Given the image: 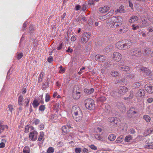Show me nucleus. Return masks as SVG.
<instances>
[{
  "label": "nucleus",
  "mask_w": 153,
  "mask_h": 153,
  "mask_svg": "<svg viewBox=\"0 0 153 153\" xmlns=\"http://www.w3.org/2000/svg\"><path fill=\"white\" fill-rule=\"evenodd\" d=\"M71 113L74 119L76 122L80 121L82 118V113L79 107L77 105L73 106Z\"/></svg>",
  "instance_id": "1"
},
{
  "label": "nucleus",
  "mask_w": 153,
  "mask_h": 153,
  "mask_svg": "<svg viewBox=\"0 0 153 153\" xmlns=\"http://www.w3.org/2000/svg\"><path fill=\"white\" fill-rule=\"evenodd\" d=\"M122 21V18L121 16H113L109 19L107 21V22L108 24L111 27L114 28L115 27V25L117 23H119L120 25H121Z\"/></svg>",
  "instance_id": "2"
},
{
  "label": "nucleus",
  "mask_w": 153,
  "mask_h": 153,
  "mask_svg": "<svg viewBox=\"0 0 153 153\" xmlns=\"http://www.w3.org/2000/svg\"><path fill=\"white\" fill-rule=\"evenodd\" d=\"M108 121L110 125L114 127L118 126L120 123V120L117 117H110L108 118Z\"/></svg>",
  "instance_id": "3"
},
{
  "label": "nucleus",
  "mask_w": 153,
  "mask_h": 153,
  "mask_svg": "<svg viewBox=\"0 0 153 153\" xmlns=\"http://www.w3.org/2000/svg\"><path fill=\"white\" fill-rule=\"evenodd\" d=\"M86 107L88 109L91 110L94 107V100L91 99H88L85 101Z\"/></svg>",
  "instance_id": "4"
},
{
  "label": "nucleus",
  "mask_w": 153,
  "mask_h": 153,
  "mask_svg": "<svg viewBox=\"0 0 153 153\" xmlns=\"http://www.w3.org/2000/svg\"><path fill=\"white\" fill-rule=\"evenodd\" d=\"M112 58L114 61L116 62H118L121 59L122 55L119 52H115L113 53Z\"/></svg>",
  "instance_id": "5"
},
{
  "label": "nucleus",
  "mask_w": 153,
  "mask_h": 153,
  "mask_svg": "<svg viewBox=\"0 0 153 153\" xmlns=\"http://www.w3.org/2000/svg\"><path fill=\"white\" fill-rule=\"evenodd\" d=\"M91 36V34L89 33H84L82 34L81 41L83 43H86L88 41Z\"/></svg>",
  "instance_id": "6"
},
{
  "label": "nucleus",
  "mask_w": 153,
  "mask_h": 153,
  "mask_svg": "<svg viewBox=\"0 0 153 153\" xmlns=\"http://www.w3.org/2000/svg\"><path fill=\"white\" fill-rule=\"evenodd\" d=\"M38 135L37 132L35 131H33L30 133L29 139L30 140L34 141L37 139Z\"/></svg>",
  "instance_id": "7"
},
{
  "label": "nucleus",
  "mask_w": 153,
  "mask_h": 153,
  "mask_svg": "<svg viewBox=\"0 0 153 153\" xmlns=\"http://www.w3.org/2000/svg\"><path fill=\"white\" fill-rule=\"evenodd\" d=\"M145 90L149 93H153V86L150 84H146L145 87Z\"/></svg>",
  "instance_id": "8"
},
{
  "label": "nucleus",
  "mask_w": 153,
  "mask_h": 153,
  "mask_svg": "<svg viewBox=\"0 0 153 153\" xmlns=\"http://www.w3.org/2000/svg\"><path fill=\"white\" fill-rule=\"evenodd\" d=\"M106 57L105 56L100 54L97 55L95 56V59L96 61L102 62L105 60Z\"/></svg>",
  "instance_id": "9"
},
{
  "label": "nucleus",
  "mask_w": 153,
  "mask_h": 153,
  "mask_svg": "<svg viewBox=\"0 0 153 153\" xmlns=\"http://www.w3.org/2000/svg\"><path fill=\"white\" fill-rule=\"evenodd\" d=\"M145 94V92L144 90L140 89L136 93L135 96L136 97L140 98L144 97Z\"/></svg>",
  "instance_id": "10"
},
{
  "label": "nucleus",
  "mask_w": 153,
  "mask_h": 153,
  "mask_svg": "<svg viewBox=\"0 0 153 153\" xmlns=\"http://www.w3.org/2000/svg\"><path fill=\"white\" fill-rule=\"evenodd\" d=\"M116 47L120 50H125L124 43L120 41L117 42L116 44Z\"/></svg>",
  "instance_id": "11"
},
{
  "label": "nucleus",
  "mask_w": 153,
  "mask_h": 153,
  "mask_svg": "<svg viewBox=\"0 0 153 153\" xmlns=\"http://www.w3.org/2000/svg\"><path fill=\"white\" fill-rule=\"evenodd\" d=\"M117 107L122 112H124L126 111V108L122 103L118 102L117 104Z\"/></svg>",
  "instance_id": "12"
},
{
  "label": "nucleus",
  "mask_w": 153,
  "mask_h": 153,
  "mask_svg": "<svg viewBox=\"0 0 153 153\" xmlns=\"http://www.w3.org/2000/svg\"><path fill=\"white\" fill-rule=\"evenodd\" d=\"M114 12L113 10H111L107 14L100 16H99V19L102 20H105L108 18V16L109 15H112Z\"/></svg>",
  "instance_id": "13"
},
{
  "label": "nucleus",
  "mask_w": 153,
  "mask_h": 153,
  "mask_svg": "<svg viewBox=\"0 0 153 153\" xmlns=\"http://www.w3.org/2000/svg\"><path fill=\"white\" fill-rule=\"evenodd\" d=\"M109 10V7L108 6H105L100 7L99 11L100 13H104L107 12Z\"/></svg>",
  "instance_id": "14"
},
{
  "label": "nucleus",
  "mask_w": 153,
  "mask_h": 153,
  "mask_svg": "<svg viewBox=\"0 0 153 153\" xmlns=\"http://www.w3.org/2000/svg\"><path fill=\"white\" fill-rule=\"evenodd\" d=\"M119 92L120 94L123 95L128 91V89L125 86H121L119 88Z\"/></svg>",
  "instance_id": "15"
},
{
  "label": "nucleus",
  "mask_w": 153,
  "mask_h": 153,
  "mask_svg": "<svg viewBox=\"0 0 153 153\" xmlns=\"http://www.w3.org/2000/svg\"><path fill=\"white\" fill-rule=\"evenodd\" d=\"M73 94V97L74 99H78L80 98V92L79 91H75V89H74Z\"/></svg>",
  "instance_id": "16"
},
{
  "label": "nucleus",
  "mask_w": 153,
  "mask_h": 153,
  "mask_svg": "<svg viewBox=\"0 0 153 153\" xmlns=\"http://www.w3.org/2000/svg\"><path fill=\"white\" fill-rule=\"evenodd\" d=\"M137 112L135 111V109L134 108H130L128 112V116L129 117L132 116L134 114H137Z\"/></svg>",
  "instance_id": "17"
},
{
  "label": "nucleus",
  "mask_w": 153,
  "mask_h": 153,
  "mask_svg": "<svg viewBox=\"0 0 153 153\" xmlns=\"http://www.w3.org/2000/svg\"><path fill=\"white\" fill-rule=\"evenodd\" d=\"M141 51L140 50H138L136 51H132L130 54L132 55H134L137 56H140L141 54Z\"/></svg>",
  "instance_id": "18"
},
{
  "label": "nucleus",
  "mask_w": 153,
  "mask_h": 153,
  "mask_svg": "<svg viewBox=\"0 0 153 153\" xmlns=\"http://www.w3.org/2000/svg\"><path fill=\"white\" fill-rule=\"evenodd\" d=\"M71 127L70 125L64 126L62 127L61 129L63 133H66L69 131V129Z\"/></svg>",
  "instance_id": "19"
},
{
  "label": "nucleus",
  "mask_w": 153,
  "mask_h": 153,
  "mask_svg": "<svg viewBox=\"0 0 153 153\" xmlns=\"http://www.w3.org/2000/svg\"><path fill=\"white\" fill-rule=\"evenodd\" d=\"M140 70L144 71L147 75H149L151 73V71L149 69L144 67H141Z\"/></svg>",
  "instance_id": "20"
},
{
  "label": "nucleus",
  "mask_w": 153,
  "mask_h": 153,
  "mask_svg": "<svg viewBox=\"0 0 153 153\" xmlns=\"http://www.w3.org/2000/svg\"><path fill=\"white\" fill-rule=\"evenodd\" d=\"M7 129V125H3L0 124V134L4 133V131Z\"/></svg>",
  "instance_id": "21"
},
{
  "label": "nucleus",
  "mask_w": 153,
  "mask_h": 153,
  "mask_svg": "<svg viewBox=\"0 0 153 153\" xmlns=\"http://www.w3.org/2000/svg\"><path fill=\"white\" fill-rule=\"evenodd\" d=\"M124 46L125 50L127 49L130 48L132 45L131 42L129 40H127L125 43H124Z\"/></svg>",
  "instance_id": "22"
},
{
  "label": "nucleus",
  "mask_w": 153,
  "mask_h": 153,
  "mask_svg": "<svg viewBox=\"0 0 153 153\" xmlns=\"http://www.w3.org/2000/svg\"><path fill=\"white\" fill-rule=\"evenodd\" d=\"M120 69L122 71H127L129 70L130 68L128 66L123 65L119 66Z\"/></svg>",
  "instance_id": "23"
},
{
  "label": "nucleus",
  "mask_w": 153,
  "mask_h": 153,
  "mask_svg": "<svg viewBox=\"0 0 153 153\" xmlns=\"http://www.w3.org/2000/svg\"><path fill=\"white\" fill-rule=\"evenodd\" d=\"M138 20V17L136 16H134L130 18L129 20V22L133 23L135 21H137Z\"/></svg>",
  "instance_id": "24"
},
{
  "label": "nucleus",
  "mask_w": 153,
  "mask_h": 153,
  "mask_svg": "<svg viewBox=\"0 0 153 153\" xmlns=\"http://www.w3.org/2000/svg\"><path fill=\"white\" fill-rule=\"evenodd\" d=\"M94 91L93 88L90 89H84V92L87 94H90L93 93Z\"/></svg>",
  "instance_id": "25"
},
{
  "label": "nucleus",
  "mask_w": 153,
  "mask_h": 153,
  "mask_svg": "<svg viewBox=\"0 0 153 153\" xmlns=\"http://www.w3.org/2000/svg\"><path fill=\"white\" fill-rule=\"evenodd\" d=\"M110 74L112 77H116L119 76V73L117 71L112 70Z\"/></svg>",
  "instance_id": "26"
},
{
  "label": "nucleus",
  "mask_w": 153,
  "mask_h": 153,
  "mask_svg": "<svg viewBox=\"0 0 153 153\" xmlns=\"http://www.w3.org/2000/svg\"><path fill=\"white\" fill-rule=\"evenodd\" d=\"M23 96L20 95L18 98V104L20 105H22L23 104L22 101L23 100Z\"/></svg>",
  "instance_id": "27"
},
{
  "label": "nucleus",
  "mask_w": 153,
  "mask_h": 153,
  "mask_svg": "<svg viewBox=\"0 0 153 153\" xmlns=\"http://www.w3.org/2000/svg\"><path fill=\"white\" fill-rule=\"evenodd\" d=\"M132 137L130 135L126 136L125 138V141L127 142H129L132 140Z\"/></svg>",
  "instance_id": "28"
},
{
  "label": "nucleus",
  "mask_w": 153,
  "mask_h": 153,
  "mask_svg": "<svg viewBox=\"0 0 153 153\" xmlns=\"http://www.w3.org/2000/svg\"><path fill=\"white\" fill-rule=\"evenodd\" d=\"M151 51V48H146L144 50L143 54L145 56L148 55L149 54Z\"/></svg>",
  "instance_id": "29"
},
{
  "label": "nucleus",
  "mask_w": 153,
  "mask_h": 153,
  "mask_svg": "<svg viewBox=\"0 0 153 153\" xmlns=\"http://www.w3.org/2000/svg\"><path fill=\"white\" fill-rule=\"evenodd\" d=\"M39 104V103L38 101L36 99H34L33 102L32 103V105L33 107L34 108H36Z\"/></svg>",
  "instance_id": "30"
},
{
  "label": "nucleus",
  "mask_w": 153,
  "mask_h": 153,
  "mask_svg": "<svg viewBox=\"0 0 153 153\" xmlns=\"http://www.w3.org/2000/svg\"><path fill=\"white\" fill-rule=\"evenodd\" d=\"M23 153H30V148L28 146H25L23 150Z\"/></svg>",
  "instance_id": "31"
},
{
  "label": "nucleus",
  "mask_w": 153,
  "mask_h": 153,
  "mask_svg": "<svg viewBox=\"0 0 153 153\" xmlns=\"http://www.w3.org/2000/svg\"><path fill=\"white\" fill-rule=\"evenodd\" d=\"M123 136L121 135L116 140V142L117 143H120L122 142L123 140Z\"/></svg>",
  "instance_id": "32"
},
{
  "label": "nucleus",
  "mask_w": 153,
  "mask_h": 153,
  "mask_svg": "<svg viewBox=\"0 0 153 153\" xmlns=\"http://www.w3.org/2000/svg\"><path fill=\"white\" fill-rule=\"evenodd\" d=\"M145 148L147 149H153V143H149L145 146Z\"/></svg>",
  "instance_id": "33"
},
{
  "label": "nucleus",
  "mask_w": 153,
  "mask_h": 153,
  "mask_svg": "<svg viewBox=\"0 0 153 153\" xmlns=\"http://www.w3.org/2000/svg\"><path fill=\"white\" fill-rule=\"evenodd\" d=\"M143 118L147 122H150L151 118L149 115H143Z\"/></svg>",
  "instance_id": "34"
},
{
  "label": "nucleus",
  "mask_w": 153,
  "mask_h": 153,
  "mask_svg": "<svg viewBox=\"0 0 153 153\" xmlns=\"http://www.w3.org/2000/svg\"><path fill=\"white\" fill-rule=\"evenodd\" d=\"M117 10L118 12L120 13H124L125 12L124 7L123 6H120L119 9H117Z\"/></svg>",
  "instance_id": "35"
},
{
  "label": "nucleus",
  "mask_w": 153,
  "mask_h": 153,
  "mask_svg": "<svg viewBox=\"0 0 153 153\" xmlns=\"http://www.w3.org/2000/svg\"><path fill=\"white\" fill-rule=\"evenodd\" d=\"M116 138V136L113 134H110L108 137V139L111 141H113Z\"/></svg>",
  "instance_id": "36"
},
{
  "label": "nucleus",
  "mask_w": 153,
  "mask_h": 153,
  "mask_svg": "<svg viewBox=\"0 0 153 153\" xmlns=\"http://www.w3.org/2000/svg\"><path fill=\"white\" fill-rule=\"evenodd\" d=\"M140 85V84L139 82H135L132 85V87L134 88H139Z\"/></svg>",
  "instance_id": "37"
},
{
  "label": "nucleus",
  "mask_w": 153,
  "mask_h": 153,
  "mask_svg": "<svg viewBox=\"0 0 153 153\" xmlns=\"http://www.w3.org/2000/svg\"><path fill=\"white\" fill-rule=\"evenodd\" d=\"M106 98L103 96L101 97L97 98V100L102 102H103L106 100Z\"/></svg>",
  "instance_id": "38"
},
{
  "label": "nucleus",
  "mask_w": 153,
  "mask_h": 153,
  "mask_svg": "<svg viewBox=\"0 0 153 153\" xmlns=\"http://www.w3.org/2000/svg\"><path fill=\"white\" fill-rule=\"evenodd\" d=\"M30 99L28 98H25L24 100V104L26 106H28V103L29 102Z\"/></svg>",
  "instance_id": "39"
},
{
  "label": "nucleus",
  "mask_w": 153,
  "mask_h": 153,
  "mask_svg": "<svg viewBox=\"0 0 153 153\" xmlns=\"http://www.w3.org/2000/svg\"><path fill=\"white\" fill-rule=\"evenodd\" d=\"M54 152V149L52 147H49L47 150V153H53Z\"/></svg>",
  "instance_id": "40"
},
{
  "label": "nucleus",
  "mask_w": 153,
  "mask_h": 153,
  "mask_svg": "<svg viewBox=\"0 0 153 153\" xmlns=\"http://www.w3.org/2000/svg\"><path fill=\"white\" fill-rule=\"evenodd\" d=\"M44 133L43 132H40V135L38 138V140L41 141L42 140L43 137H44Z\"/></svg>",
  "instance_id": "41"
},
{
  "label": "nucleus",
  "mask_w": 153,
  "mask_h": 153,
  "mask_svg": "<svg viewBox=\"0 0 153 153\" xmlns=\"http://www.w3.org/2000/svg\"><path fill=\"white\" fill-rule=\"evenodd\" d=\"M44 73L43 72H41L39 76L38 81L39 82H41L42 81V79L43 77Z\"/></svg>",
  "instance_id": "42"
},
{
  "label": "nucleus",
  "mask_w": 153,
  "mask_h": 153,
  "mask_svg": "<svg viewBox=\"0 0 153 153\" xmlns=\"http://www.w3.org/2000/svg\"><path fill=\"white\" fill-rule=\"evenodd\" d=\"M134 95H133V92L132 91H131L129 93V97H128L127 98H126V99H126V98L128 99H131L133 98V97Z\"/></svg>",
  "instance_id": "43"
},
{
  "label": "nucleus",
  "mask_w": 153,
  "mask_h": 153,
  "mask_svg": "<svg viewBox=\"0 0 153 153\" xmlns=\"http://www.w3.org/2000/svg\"><path fill=\"white\" fill-rule=\"evenodd\" d=\"M23 56V54L22 53H17V58L18 59H21Z\"/></svg>",
  "instance_id": "44"
},
{
  "label": "nucleus",
  "mask_w": 153,
  "mask_h": 153,
  "mask_svg": "<svg viewBox=\"0 0 153 153\" xmlns=\"http://www.w3.org/2000/svg\"><path fill=\"white\" fill-rule=\"evenodd\" d=\"M8 108L11 113H12V111L14 110L13 106L11 105H8Z\"/></svg>",
  "instance_id": "45"
},
{
  "label": "nucleus",
  "mask_w": 153,
  "mask_h": 153,
  "mask_svg": "<svg viewBox=\"0 0 153 153\" xmlns=\"http://www.w3.org/2000/svg\"><path fill=\"white\" fill-rule=\"evenodd\" d=\"M82 149L80 148H76L75 149V152L76 153H80Z\"/></svg>",
  "instance_id": "46"
},
{
  "label": "nucleus",
  "mask_w": 153,
  "mask_h": 153,
  "mask_svg": "<svg viewBox=\"0 0 153 153\" xmlns=\"http://www.w3.org/2000/svg\"><path fill=\"white\" fill-rule=\"evenodd\" d=\"M45 108V105H41L39 108V109L40 111H44Z\"/></svg>",
  "instance_id": "47"
},
{
  "label": "nucleus",
  "mask_w": 153,
  "mask_h": 153,
  "mask_svg": "<svg viewBox=\"0 0 153 153\" xmlns=\"http://www.w3.org/2000/svg\"><path fill=\"white\" fill-rule=\"evenodd\" d=\"M50 100V97L48 94H47L45 96V101L46 102H48Z\"/></svg>",
  "instance_id": "48"
},
{
  "label": "nucleus",
  "mask_w": 153,
  "mask_h": 153,
  "mask_svg": "<svg viewBox=\"0 0 153 153\" xmlns=\"http://www.w3.org/2000/svg\"><path fill=\"white\" fill-rule=\"evenodd\" d=\"M39 123L40 120L38 119H34L33 123H34L35 125H37L39 124Z\"/></svg>",
  "instance_id": "49"
},
{
  "label": "nucleus",
  "mask_w": 153,
  "mask_h": 153,
  "mask_svg": "<svg viewBox=\"0 0 153 153\" xmlns=\"http://www.w3.org/2000/svg\"><path fill=\"white\" fill-rule=\"evenodd\" d=\"M89 146L92 149L94 150H96L97 149V147L94 145H91Z\"/></svg>",
  "instance_id": "50"
},
{
  "label": "nucleus",
  "mask_w": 153,
  "mask_h": 153,
  "mask_svg": "<svg viewBox=\"0 0 153 153\" xmlns=\"http://www.w3.org/2000/svg\"><path fill=\"white\" fill-rule=\"evenodd\" d=\"M142 23L143 24H146L147 22V19L146 17H143L142 18Z\"/></svg>",
  "instance_id": "51"
},
{
  "label": "nucleus",
  "mask_w": 153,
  "mask_h": 153,
  "mask_svg": "<svg viewBox=\"0 0 153 153\" xmlns=\"http://www.w3.org/2000/svg\"><path fill=\"white\" fill-rule=\"evenodd\" d=\"M132 28L133 30H136L139 28V26L134 24L132 25Z\"/></svg>",
  "instance_id": "52"
},
{
  "label": "nucleus",
  "mask_w": 153,
  "mask_h": 153,
  "mask_svg": "<svg viewBox=\"0 0 153 153\" xmlns=\"http://www.w3.org/2000/svg\"><path fill=\"white\" fill-rule=\"evenodd\" d=\"M95 137L98 140H100L102 139V137L100 135L96 134L95 136Z\"/></svg>",
  "instance_id": "53"
},
{
  "label": "nucleus",
  "mask_w": 153,
  "mask_h": 153,
  "mask_svg": "<svg viewBox=\"0 0 153 153\" xmlns=\"http://www.w3.org/2000/svg\"><path fill=\"white\" fill-rule=\"evenodd\" d=\"M30 128V126L28 125L26 126H25V133H27V132H29V130Z\"/></svg>",
  "instance_id": "54"
},
{
  "label": "nucleus",
  "mask_w": 153,
  "mask_h": 153,
  "mask_svg": "<svg viewBox=\"0 0 153 153\" xmlns=\"http://www.w3.org/2000/svg\"><path fill=\"white\" fill-rule=\"evenodd\" d=\"M95 1L94 0H89L88 3L90 5H92L94 4Z\"/></svg>",
  "instance_id": "55"
},
{
  "label": "nucleus",
  "mask_w": 153,
  "mask_h": 153,
  "mask_svg": "<svg viewBox=\"0 0 153 153\" xmlns=\"http://www.w3.org/2000/svg\"><path fill=\"white\" fill-rule=\"evenodd\" d=\"M39 128L40 130H43L44 128V125L43 124H41L39 125Z\"/></svg>",
  "instance_id": "56"
},
{
  "label": "nucleus",
  "mask_w": 153,
  "mask_h": 153,
  "mask_svg": "<svg viewBox=\"0 0 153 153\" xmlns=\"http://www.w3.org/2000/svg\"><path fill=\"white\" fill-rule=\"evenodd\" d=\"M82 151L83 153H88V149L85 148H83Z\"/></svg>",
  "instance_id": "57"
},
{
  "label": "nucleus",
  "mask_w": 153,
  "mask_h": 153,
  "mask_svg": "<svg viewBox=\"0 0 153 153\" xmlns=\"http://www.w3.org/2000/svg\"><path fill=\"white\" fill-rule=\"evenodd\" d=\"M126 78L124 77L122 78L120 80V82H123L124 83L126 81Z\"/></svg>",
  "instance_id": "58"
},
{
  "label": "nucleus",
  "mask_w": 153,
  "mask_h": 153,
  "mask_svg": "<svg viewBox=\"0 0 153 153\" xmlns=\"http://www.w3.org/2000/svg\"><path fill=\"white\" fill-rule=\"evenodd\" d=\"M59 68H60V70H59V72L60 73L63 72L65 71V70L62 68V66H60L59 67Z\"/></svg>",
  "instance_id": "59"
},
{
  "label": "nucleus",
  "mask_w": 153,
  "mask_h": 153,
  "mask_svg": "<svg viewBox=\"0 0 153 153\" xmlns=\"http://www.w3.org/2000/svg\"><path fill=\"white\" fill-rule=\"evenodd\" d=\"M126 31L124 30V28H123V29H120L119 30V32L120 33H123L126 32Z\"/></svg>",
  "instance_id": "60"
},
{
  "label": "nucleus",
  "mask_w": 153,
  "mask_h": 153,
  "mask_svg": "<svg viewBox=\"0 0 153 153\" xmlns=\"http://www.w3.org/2000/svg\"><path fill=\"white\" fill-rule=\"evenodd\" d=\"M53 59L52 56L49 57L48 59V61L50 63L51 62L53 61Z\"/></svg>",
  "instance_id": "61"
},
{
  "label": "nucleus",
  "mask_w": 153,
  "mask_h": 153,
  "mask_svg": "<svg viewBox=\"0 0 153 153\" xmlns=\"http://www.w3.org/2000/svg\"><path fill=\"white\" fill-rule=\"evenodd\" d=\"M63 145V143L62 142H59L57 144V146L58 147H60L62 146Z\"/></svg>",
  "instance_id": "62"
},
{
  "label": "nucleus",
  "mask_w": 153,
  "mask_h": 153,
  "mask_svg": "<svg viewBox=\"0 0 153 153\" xmlns=\"http://www.w3.org/2000/svg\"><path fill=\"white\" fill-rule=\"evenodd\" d=\"M148 31L149 32H152L153 31V27H150L148 29Z\"/></svg>",
  "instance_id": "63"
},
{
  "label": "nucleus",
  "mask_w": 153,
  "mask_h": 153,
  "mask_svg": "<svg viewBox=\"0 0 153 153\" xmlns=\"http://www.w3.org/2000/svg\"><path fill=\"white\" fill-rule=\"evenodd\" d=\"M147 101L149 103H151L153 101V99L152 98H150L147 99Z\"/></svg>",
  "instance_id": "64"
}]
</instances>
